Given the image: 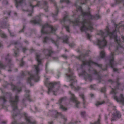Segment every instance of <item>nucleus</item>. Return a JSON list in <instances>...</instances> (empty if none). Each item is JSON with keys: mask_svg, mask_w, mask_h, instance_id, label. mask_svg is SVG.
<instances>
[{"mask_svg": "<svg viewBox=\"0 0 124 124\" xmlns=\"http://www.w3.org/2000/svg\"><path fill=\"white\" fill-rule=\"evenodd\" d=\"M98 34L101 35V39H98L97 40V44L100 48H102V47L106 45L107 41L105 39V38L107 35H109L111 37L113 38L115 41L117 42L118 45L120 46V39L117 38V35L116 34V30L114 31L111 33L109 32V30L108 28H107V30L105 32L101 31L98 33Z\"/></svg>", "mask_w": 124, "mask_h": 124, "instance_id": "obj_1", "label": "nucleus"}, {"mask_svg": "<svg viewBox=\"0 0 124 124\" xmlns=\"http://www.w3.org/2000/svg\"><path fill=\"white\" fill-rule=\"evenodd\" d=\"M36 60L38 62V65L37 66L34 65V67L36 70V74L34 76L29 74L30 77L28 78L27 80V82H28L31 86L32 85H31V82L32 81L34 80L36 82H37L39 80V76L38 74V72L39 71V66L41 64V60L39 58V55H37L36 56Z\"/></svg>", "mask_w": 124, "mask_h": 124, "instance_id": "obj_2", "label": "nucleus"}, {"mask_svg": "<svg viewBox=\"0 0 124 124\" xmlns=\"http://www.w3.org/2000/svg\"><path fill=\"white\" fill-rule=\"evenodd\" d=\"M44 84L48 87L47 92L48 94L52 93L55 95H57L58 91V89H57V86L55 83H50L47 78L44 81Z\"/></svg>", "mask_w": 124, "mask_h": 124, "instance_id": "obj_3", "label": "nucleus"}, {"mask_svg": "<svg viewBox=\"0 0 124 124\" xmlns=\"http://www.w3.org/2000/svg\"><path fill=\"white\" fill-rule=\"evenodd\" d=\"M81 24L82 26L80 29L82 31L85 32L89 30L92 31L93 29L90 20L85 19L82 22Z\"/></svg>", "mask_w": 124, "mask_h": 124, "instance_id": "obj_4", "label": "nucleus"}, {"mask_svg": "<svg viewBox=\"0 0 124 124\" xmlns=\"http://www.w3.org/2000/svg\"><path fill=\"white\" fill-rule=\"evenodd\" d=\"M112 93L114 94V99L116 100L118 102H120L122 104L124 103V97L123 94H121L119 98H118L115 95L116 93V89H112L111 91Z\"/></svg>", "mask_w": 124, "mask_h": 124, "instance_id": "obj_5", "label": "nucleus"}, {"mask_svg": "<svg viewBox=\"0 0 124 124\" xmlns=\"http://www.w3.org/2000/svg\"><path fill=\"white\" fill-rule=\"evenodd\" d=\"M18 98L17 96H16L14 99L11 100V103L13 107V113H14L17 111V104L18 101Z\"/></svg>", "mask_w": 124, "mask_h": 124, "instance_id": "obj_6", "label": "nucleus"}, {"mask_svg": "<svg viewBox=\"0 0 124 124\" xmlns=\"http://www.w3.org/2000/svg\"><path fill=\"white\" fill-rule=\"evenodd\" d=\"M111 57L110 59L109 60V65L113 69L114 71H116L117 70V69L115 68L116 66V62L114 61L113 57V56L114 54L113 53H111Z\"/></svg>", "mask_w": 124, "mask_h": 124, "instance_id": "obj_7", "label": "nucleus"}, {"mask_svg": "<svg viewBox=\"0 0 124 124\" xmlns=\"http://www.w3.org/2000/svg\"><path fill=\"white\" fill-rule=\"evenodd\" d=\"M48 27L50 29L51 31V32L53 33L56 30L54 29V28L52 26L48 24H45L42 27V30H41V32L43 33H48L47 32L44 31V29Z\"/></svg>", "mask_w": 124, "mask_h": 124, "instance_id": "obj_8", "label": "nucleus"}, {"mask_svg": "<svg viewBox=\"0 0 124 124\" xmlns=\"http://www.w3.org/2000/svg\"><path fill=\"white\" fill-rule=\"evenodd\" d=\"M77 8L78 10L82 12L84 17H85L86 18L88 17L89 18L92 19L93 18V16L91 15L89 12L86 13L83 12L80 6H79L78 7H77Z\"/></svg>", "mask_w": 124, "mask_h": 124, "instance_id": "obj_9", "label": "nucleus"}, {"mask_svg": "<svg viewBox=\"0 0 124 124\" xmlns=\"http://www.w3.org/2000/svg\"><path fill=\"white\" fill-rule=\"evenodd\" d=\"M69 93L71 96V100L75 103V106L77 108H78L80 105V103L79 102H78L76 98L75 97L74 95L71 92H69Z\"/></svg>", "mask_w": 124, "mask_h": 124, "instance_id": "obj_10", "label": "nucleus"}, {"mask_svg": "<svg viewBox=\"0 0 124 124\" xmlns=\"http://www.w3.org/2000/svg\"><path fill=\"white\" fill-rule=\"evenodd\" d=\"M83 64L84 65H87L89 66H91L92 65L98 66L99 65L96 62H93L91 59L89 60L88 61H86L85 62H83Z\"/></svg>", "mask_w": 124, "mask_h": 124, "instance_id": "obj_11", "label": "nucleus"}, {"mask_svg": "<svg viewBox=\"0 0 124 124\" xmlns=\"http://www.w3.org/2000/svg\"><path fill=\"white\" fill-rule=\"evenodd\" d=\"M16 7L20 6H23L25 4V2L23 0H15Z\"/></svg>", "mask_w": 124, "mask_h": 124, "instance_id": "obj_12", "label": "nucleus"}, {"mask_svg": "<svg viewBox=\"0 0 124 124\" xmlns=\"http://www.w3.org/2000/svg\"><path fill=\"white\" fill-rule=\"evenodd\" d=\"M64 101V99L63 98H62L59 100L58 103L60 105V108L62 109L63 111H65L67 110V108L64 107L63 105H62Z\"/></svg>", "mask_w": 124, "mask_h": 124, "instance_id": "obj_13", "label": "nucleus"}, {"mask_svg": "<svg viewBox=\"0 0 124 124\" xmlns=\"http://www.w3.org/2000/svg\"><path fill=\"white\" fill-rule=\"evenodd\" d=\"M116 115H113L114 117L112 119V121L116 120L117 118H119L121 117V115L119 112L117 111H116Z\"/></svg>", "mask_w": 124, "mask_h": 124, "instance_id": "obj_14", "label": "nucleus"}, {"mask_svg": "<svg viewBox=\"0 0 124 124\" xmlns=\"http://www.w3.org/2000/svg\"><path fill=\"white\" fill-rule=\"evenodd\" d=\"M69 71L70 72V75H68L67 74V78L70 79L71 80L74 81L76 82V80L75 79V76L73 75L72 74L70 70H69Z\"/></svg>", "mask_w": 124, "mask_h": 124, "instance_id": "obj_15", "label": "nucleus"}, {"mask_svg": "<svg viewBox=\"0 0 124 124\" xmlns=\"http://www.w3.org/2000/svg\"><path fill=\"white\" fill-rule=\"evenodd\" d=\"M25 117L26 119V120L28 122L30 123V124H36L35 122L31 123L30 117H29L27 116V114H25Z\"/></svg>", "mask_w": 124, "mask_h": 124, "instance_id": "obj_16", "label": "nucleus"}, {"mask_svg": "<svg viewBox=\"0 0 124 124\" xmlns=\"http://www.w3.org/2000/svg\"><path fill=\"white\" fill-rule=\"evenodd\" d=\"M105 55V53L104 51H101L100 54V56L101 58H103Z\"/></svg>", "mask_w": 124, "mask_h": 124, "instance_id": "obj_17", "label": "nucleus"}, {"mask_svg": "<svg viewBox=\"0 0 124 124\" xmlns=\"http://www.w3.org/2000/svg\"><path fill=\"white\" fill-rule=\"evenodd\" d=\"M70 2L69 0H60V3H62L65 2L67 3H69Z\"/></svg>", "mask_w": 124, "mask_h": 124, "instance_id": "obj_18", "label": "nucleus"}, {"mask_svg": "<svg viewBox=\"0 0 124 124\" xmlns=\"http://www.w3.org/2000/svg\"><path fill=\"white\" fill-rule=\"evenodd\" d=\"M40 21V20H35L32 21V22L35 24L39 23Z\"/></svg>", "mask_w": 124, "mask_h": 124, "instance_id": "obj_19", "label": "nucleus"}, {"mask_svg": "<svg viewBox=\"0 0 124 124\" xmlns=\"http://www.w3.org/2000/svg\"><path fill=\"white\" fill-rule=\"evenodd\" d=\"M104 102L103 101L101 102H97L96 103V105L97 106H98L100 105H102V104L104 103Z\"/></svg>", "mask_w": 124, "mask_h": 124, "instance_id": "obj_20", "label": "nucleus"}, {"mask_svg": "<svg viewBox=\"0 0 124 124\" xmlns=\"http://www.w3.org/2000/svg\"><path fill=\"white\" fill-rule=\"evenodd\" d=\"M72 23H74L75 24L78 25V24L79 21L78 20H76L74 22H72Z\"/></svg>", "mask_w": 124, "mask_h": 124, "instance_id": "obj_21", "label": "nucleus"}, {"mask_svg": "<svg viewBox=\"0 0 124 124\" xmlns=\"http://www.w3.org/2000/svg\"><path fill=\"white\" fill-rule=\"evenodd\" d=\"M81 115L82 116L84 117L85 115V111L82 112H81Z\"/></svg>", "mask_w": 124, "mask_h": 124, "instance_id": "obj_22", "label": "nucleus"}, {"mask_svg": "<svg viewBox=\"0 0 124 124\" xmlns=\"http://www.w3.org/2000/svg\"><path fill=\"white\" fill-rule=\"evenodd\" d=\"M2 34V37L3 38H5L6 37V35L5 34H2L1 33V32L0 30V34Z\"/></svg>", "mask_w": 124, "mask_h": 124, "instance_id": "obj_23", "label": "nucleus"}, {"mask_svg": "<svg viewBox=\"0 0 124 124\" xmlns=\"http://www.w3.org/2000/svg\"><path fill=\"white\" fill-rule=\"evenodd\" d=\"M48 39V38L47 37H46L44 38V40H43V42L44 43L46 42L47 40Z\"/></svg>", "mask_w": 124, "mask_h": 124, "instance_id": "obj_24", "label": "nucleus"}, {"mask_svg": "<svg viewBox=\"0 0 124 124\" xmlns=\"http://www.w3.org/2000/svg\"><path fill=\"white\" fill-rule=\"evenodd\" d=\"M63 41L65 43H68V38H67L65 39H64Z\"/></svg>", "mask_w": 124, "mask_h": 124, "instance_id": "obj_25", "label": "nucleus"}, {"mask_svg": "<svg viewBox=\"0 0 124 124\" xmlns=\"http://www.w3.org/2000/svg\"><path fill=\"white\" fill-rule=\"evenodd\" d=\"M86 36L88 39H90L91 36L89 34H87L86 35Z\"/></svg>", "mask_w": 124, "mask_h": 124, "instance_id": "obj_26", "label": "nucleus"}, {"mask_svg": "<svg viewBox=\"0 0 124 124\" xmlns=\"http://www.w3.org/2000/svg\"><path fill=\"white\" fill-rule=\"evenodd\" d=\"M0 68H4L3 65L2 64L1 62H0Z\"/></svg>", "mask_w": 124, "mask_h": 124, "instance_id": "obj_27", "label": "nucleus"}, {"mask_svg": "<svg viewBox=\"0 0 124 124\" xmlns=\"http://www.w3.org/2000/svg\"><path fill=\"white\" fill-rule=\"evenodd\" d=\"M26 99L27 100H29L30 98V96H29V95L28 94L26 95Z\"/></svg>", "mask_w": 124, "mask_h": 124, "instance_id": "obj_28", "label": "nucleus"}, {"mask_svg": "<svg viewBox=\"0 0 124 124\" xmlns=\"http://www.w3.org/2000/svg\"><path fill=\"white\" fill-rule=\"evenodd\" d=\"M66 30L68 31H69V28L68 26H66Z\"/></svg>", "mask_w": 124, "mask_h": 124, "instance_id": "obj_29", "label": "nucleus"}, {"mask_svg": "<svg viewBox=\"0 0 124 124\" xmlns=\"http://www.w3.org/2000/svg\"><path fill=\"white\" fill-rule=\"evenodd\" d=\"M12 87L14 90H15L16 89V87L14 85H13L12 86Z\"/></svg>", "mask_w": 124, "mask_h": 124, "instance_id": "obj_30", "label": "nucleus"}, {"mask_svg": "<svg viewBox=\"0 0 124 124\" xmlns=\"http://www.w3.org/2000/svg\"><path fill=\"white\" fill-rule=\"evenodd\" d=\"M99 16L98 14H97L95 16V18L97 19H98L99 18Z\"/></svg>", "mask_w": 124, "mask_h": 124, "instance_id": "obj_31", "label": "nucleus"}, {"mask_svg": "<svg viewBox=\"0 0 124 124\" xmlns=\"http://www.w3.org/2000/svg\"><path fill=\"white\" fill-rule=\"evenodd\" d=\"M80 96H81L82 97V99L83 100V101H84V95L83 94H82L81 95H80Z\"/></svg>", "mask_w": 124, "mask_h": 124, "instance_id": "obj_32", "label": "nucleus"}, {"mask_svg": "<svg viewBox=\"0 0 124 124\" xmlns=\"http://www.w3.org/2000/svg\"><path fill=\"white\" fill-rule=\"evenodd\" d=\"M74 83H72L70 85V86L72 88L73 87H74V86H73V85H74Z\"/></svg>", "mask_w": 124, "mask_h": 124, "instance_id": "obj_33", "label": "nucleus"}, {"mask_svg": "<svg viewBox=\"0 0 124 124\" xmlns=\"http://www.w3.org/2000/svg\"><path fill=\"white\" fill-rule=\"evenodd\" d=\"M86 78H88V79L90 80H91L90 78H91V76L88 75L87 76Z\"/></svg>", "mask_w": 124, "mask_h": 124, "instance_id": "obj_34", "label": "nucleus"}, {"mask_svg": "<svg viewBox=\"0 0 124 124\" xmlns=\"http://www.w3.org/2000/svg\"><path fill=\"white\" fill-rule=\"evenodd\" d=\"M105 91V89L104 88L103 89H102L101 90V92H104Z\"/></svg>", "mask_w": 124, "mask_h": 124, "instance_id": "obj_35", "label": "nucleus"}, {"mask_svg": "<svg viewBox=\"0 0 124 124\" xmlns=\"http://www.w3.org/2000/svg\"><path fill=\"white\" fill-rule=\"evenodd\" d=\"M75 90L77 91L78 90L80 89V87H78L77 88H75Z\"/></svg>", "mask_w": 124, "mask_h": 124, "instance_id": "obj_36", "label": "nucleus"}, {"mask_svg": "<svg viewBox=\"0 0 124 124\" xmlns=\"http://www.w3.org/2000/svg\"><path fill=\"white\" fill-rule=\"evenodd\" d=\"M3 3L4 4H6L7 3V2L6 1H5L3 2Z\"/></svg>", "mask_w": 124, "mask_h": 124, "instance_id": "obj_37", "label": "nucleus"}, {"mask_svg": "<svg viewBox=\"0 0 124 124\" xmlns=\"http://www.w3.org/2000/svg\"><path fill=\"white\" fill-rule=\"evenodd\" d=\"M58 11H57V12H56V13H55V15H53V17H54V16H56L57 14H58Z\"/></svg>", "mask_w": 124, "mask_h": 124, "instance_id": "obj_38", "label": "nucleus"}, {"mask_svg": "<svg viewBox=\"0 0 124 124\" xmlns=\"http://www.w3.org/2000/svg\"><path fill=\"white\" fill-rule=\"evenodd\" d=\"M122 38L123 40V41L124 42V37L123 36H122Z\"/></svg>", "mask_w": 124, "mask_h": 124, "instance_id": "obj_39", "label": "nucleus"}, {"mask_svg": "<svg viewBox=\"0 0 124 124\" xmlns=\"http://www.w3.org/2000/svg\"><path fill=\"white\" fill-rule=\"evenodd\" d=\"M90 96H91L92 97H93V94H90Z\"/></svg>", "mask_w": 124, "mask_h": 124, "instance_id": "obj_40", "label": "nucleus"}, {"mask_svg": "<svg viewBox=\"0 0 124 124\" xmlns=\"http://www.w3.org/2000/svg\"><path fill=\"white\" fill-rule=\"evenodd\" d=\"M62 117L63 118H64L65 119V120H66V118H65V117H64V116H62Z\"/></svg>", "mask_w": 124, "mask_h": 124, "instance_id": "obj_41", "label": "nucleus"}, {"mask_svg": "<svg viewBox=\"0 0 124 124\" xmlns=\"http://www.w3.org/2000/svg\"><path fill=\"white\" fill-rule=\"evenodd\" d=\"M53 123L52 122H49V124H53Z\"/></svg>", "mask_w": 124, "mask_h": 124, "instance_id": "obj_42", "label": "nucleus"}, {"mask_svg": "<svg viewBox=\"0 0 124 124\" xmlns=\"http://www.w3.org/2000/svg\"><path fill=\"white\" fill-rule=\"evenodd\" d=\"M30 6H31V7L32 8L33 7V6L32 5H31V4H30Z\"/></svg>", "mask_w": 124, "mask_h": 124, "instance_id": "obj_43", "label": "nucleus"}, {"mask_svg": "<svg viewBox=\"0 0 124 124\" xmlns=\"http://www.w3.org/2000/svg\"><path fill=\"white\" fill-rule=\"evenodd\" d=\"M6 123V122H3L2 123L3 124H5V123Z\"/></svg>", "mask_w": 124, "mask_h": 124, "instance_id": "obj_44", "label": "nucleus"}, {"mask_svg": "<svg viewBox=\"0 0 124 124\" xmlns=\"http://www.w3.org/2000/svg\"><path fill=\"white\" fill-rule=\"evenodd\" d=\"M65 18H64L63 19V21H65Z\"/></svg>", "mask_w": 124, "mask_h": 124, "instance_id": "obj_45", "label": "nucleus"}, {"mask_svg": "<svg viewBox=\"0 0 124 124\" xmlns=\"http://www.w3.org/2000/svg\"><path fill=\"white\" fill-rule=\"evenodd\" d=\"M51 1H52V2H54V0H51Z\"/></svg>", "mask_w": 124, "mask_h": 124, "instance_id": "obj_46", "label": "nucleus"}, {"mask_svg": "<svg viewBox=\"0 0 124 124\" xmlns=\"http://www.w3.org/2000/svg\"><path fill=\"white\" fill-rule=\"evenodd\" d=\"M59 114L60 115V116H62V114H61L60 113H59Z\"/></svg>", "mask_w": 124, "mask_h": 124, "instance_id": "obj_47", "label": "nucleus"}, {"mask_svg": "<svg viewBox=\"0 0 124 124\" xmlns=\"http://www.w3.org/2000/svg\"><path fill=\"white\" fill-rule=\"evenodd\" d=\"M27 92L28 93H29V90H27Z\"/></svg>", "mask_w": 124, "mask_h": 124, "instance_id": "obj_48", "label": "nucleus"}, {"mask_svg": "<svg viewBox=\"0 0 124 124\" xmlns=\"http://www.w3.org/2000/svg\"><path fill=\"white\" fill-rule=\"evenodd\" d=\"M85 1V2H86V1H87V0H84Z\"/></svg>", "mask_w": 124, "mask_h": 124, "instance_id": "obj_49", "label": "nucleus"}, {"mask_svg": "<svg viewBox=\"0 0 124 124\" xmlns=\"http://www.w3.org/2000/svg\"><path fill=\"white\" fill-rule=\"evenodd\" d=\"M15 122L14 123H12L13 124H15Z\"/></svg>", "mask_w": 124, "mask_h": 124, "instance_id": "obj_50", "label": "nucleus"}, {"mask_svg": "<svg viewBox=\"0 0 124 124\" xmlns=\"http://www.w3.org/2000/svg\"><path fill=\"white\" fill-rule=\"evenodd\" d=\"M38 4H37V5L36 6H38Z\"/></svg>", "mask_w": 124, "mask_h": 124, "instance_id": "obj_51", "label": "nucleus"}, {"mask_svg": "<svg viewBox=\"0 0 124 124\" xmlns=\"http://www.w3.org/2000/svg\"><path fill=\"white\" fill-rule=\"evenodd\" d=\"M10 35H11V36H13V35H12V34H11V33H10Z\"/></svg>", "mask_w": 124, "mask_h": 124, "instance_id": "obj_52", "label": "nucleus"}, {"mask_svg": "<svg viewBox=\"0 0 124 124\" xmlns=\"http://www.w3.org/2000/svg\"><path fill=\"white\" fill-rule=\"evenodd\" d=\"M85 3H83V4H85Z\"/></svg>", "mask_w": 124, "mask_h": 124, "instance_id": "obj_53", "label": "nucleus"}, {"mask_svg": "<svg viewBox=\"0 0 124 124\" xmlns=\"http://www.w3.org/2000/svg\"><path fill=\"white\" fill-rule=\"evenodd\" d=\"M3 99L4 100V99L3 98Z\"/></svg>", "mask_w": 124, "mask_h": 124, "instance_id": "obj_54", "label": "nucleus"}]
</instances>
